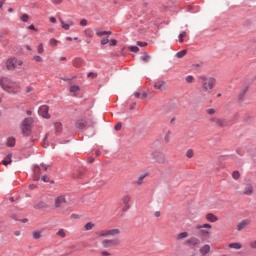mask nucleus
Here are the masks:
<instances>
[{
    "instance_id": "nucleus-20",
    "label": "nucleus",
    "mask_w": 256,
    "mask_h": 256,
    "mask_svg": "<svg viewBox=\"0 0 256 256\" xmlns=\"http://www.w3.org/2000/svg\"><path fill=\"white\" fill-rule=\"evenodd\" d=\"M48 207L47 203L40 201L34 206V209H47Z\"/></svg>"
},
{
    "instance_id": "nucleus-53",
    "label": "nucleus",
    "mask_w": 256,
    "mask_h": 256,
    "mask_svg": "<svg viewBox=\"0 0 256 256\" xmlns=\"http://www.w3.org/2000/svg\"><path fill=\"white\" fill-rule=\"evenodd\" d=\"M107 43H109V39L108 38H103L101 40V45H107Z\"/></svg>"
},
{
    "instance_id": "nucleus-16",
    "label": "nucleus",
    "mask_w": 256,
    "mask_h": 256,
    "mask_svg": "<svg viewBox=\"0 0 256 256\" xmlns=\"http://www.w3.org/2000/svg\"><path fill=\"white\" fill-rule=\"evenodd\" d=\"M249 223H251L250 220H243L242 222H240L237 225V231H243V229H245V227H247V225H249Z\"/></svg>"
},
{
    "instance_id": "nucleus-27",
    "label": "nucleus",
    "mask_w": 256,
    "mask_h": 256,
    "mask_svg": "<svg viewBox=\"0 0 256 256\" xmlns=\"http://www.w3.org/2000/svg\"><path fill=\"white\" fill-rule=\"evenodd\" d=\"M83 64V60L81 58H75L73 60V66L74 67H81V65Z\"/></svg>"
},
{
    "instance_id": "nucleus-35",
    "label": "nucleus",
    "mask_w": 256,
    "mask_h": 256,
    "mask_svg": "<svg viewBox=\"0 0 256 256\" xmlns=\"http://www.w3.org/2000/svg\"><path fill=\"white\" fill-rule=\"evenodd\" d=\"M164 141L165 143H169V141H171V130H168V132L165 134Z\"/></svg>"
},
{
    "instance_id": "nucleus-39",
    "label": "nucleus",
    "mask_w": 256,
    "mask_h": 256,
    "mask_svg": "<svg viewBox=\"0 0 256 256\" xmlns=\"http://www.w3.org/2000/svg\"><path fill=\"white\" fill-rule=\"evenodd\" d=\"M77 91H79V86L73 85V86L70 87V92L71 93H77Z\"/></svg>"
},
{
    "instance_id": "nucleus-48",
    "label": "nucleus",
    "mask_w": 256,
    "mask_h": 256,
    "mask_svg": "<svg viewBox=\"0 0 256 256\" xmlns=\"http://www.w3.org/2000/svg\"><path fill=\"white\" fill-rule=\"evenodd\" d=\"M137 45H138L139 47H147V42L138 41V42H137Z\"/></svg>"
},
{
    "instance_id": "nucleus-25",
    "label": "nucleus",
    "mask_w": 256,
    "mask_h": 256,
    "mask_svg": "<svg viewBox=\"0 0 256 256\" xmlns=\"http://www.w3.org/2000/svg\"><path fill=\"white\" fill-rule=\"evenodd\" d=\"M189 237V233L187 232H181L177 235V241H181V239H187Z\"/></svg>"
},
{
    "instance_id": "nucleus-61",
    "label": "nucleus",
    "mask_w": 256,
    "mask_h": 256,
    "mask_svg": "<svg viewBox=\"0 0 256 256\" xmlns=\"http://www.w3.org/2000/svg\"><path fill=\"white\" fill-rule=\"evenodd\" d=\"M62 0H52V3H54V5H59L61 3Z\"/></svg>"
},
{
    "instance_id": "nucleus-4",
    "label": "nucleus",
    "mask_w": 256,
    "mask_h": 256,
    "mask_svg": "<svg viewBox=\"0 0 256 256\" xmlns=\"http://www.w3.org/2000/svg\"><path fill=\"white\" fill-rule=\"evenodd\" d=\"M145 157L146 159H155L156 163H165V154L161 152H146Z\"/></svg>"
},
{
    "instance_id": "nucleus-9",
    "label": "nucleus",
    "mask_w": 256,
    "mask_h": 256,
    "mask_svg": "<svg viewBox=\"0 0 256 256\" xmlns=\"http://www.w3.org/2000/svg\"><path fill=\"white\" fill-rule=\"evenodd\" d=\"M65 203H67L65 195L57 196L54 200V207H56V209H63Z\"/></svg>"
},
{
    "instance_id": "nucleus-8",
    "label": "nucleus",
    "mask_w": 256,
    "mask_h": 256,
    "mask_svg": "<svg viewBox=\"0 0 256 256\" xmlns=\"http://www.w3.org/2000/svg\"><path fill=\"white\" fill-rule=\"evenodd\" d=\"M17 65H23V61L17 60L16 58H10L6 62V67L9 71L16 69Z\"/></svg>"
},
{
    "instance_id": "nucleus-36",
    "label": "nucleus",
    "mask_w": 256,
    "mask_h": 256,
    "mask_svg": "<svg viewBox=\"0 0 256 256\" xmlns=\"http://www.w3.org/2000/svg\"><path fill=\"white\" fill-rule=\"evenodd\" d=\"M193 155H194L193 149H188L186 152V157L188 159H193Z\"/></svg>"
},
{
    "instance_id": "nucleus-29",
    "label": "nucleus",
    "mask_w": 256,
    "mask_h": 256,
    "mask_svg": "<svg viewBox=\"0 0 256 256\" xmlns=\"http://www.w3.org/2000/svg\"><path fill=\"white\" fill-rule=\"evenodd\" d=\"M95 227V224L93 222H87L84 226L85 231H91Z\"/></svg>"
},
{
    "instance_id": "nucleus-47",
    "label": "nucleus",
    "mask_w": 256,
    "mask_h": 256,
    "mask_svg": "<svg viewBox=\"0 0 256 256\" xmlns=\"http://www.w3.org/2000/svg\"><path fill=\"white\" fill-rule=\"evenodd\" d=\"M80 25H81L82 27H87V19H82V20L80 21Z\"/></svg>"
},
{
    "instance_id": "nucleus-11",
    "label": "nucleus",
    "mask_w": 256,
    "mask_h": 256,
    "mask_svg": "<svg viewBox=\"0 0 256 256\" xmlns=\"http://www.w3.org/2000/svg\"><path fill=\"white\" fill-rule=\"evenodd\" d=\"M154 87L159 91H166L167 90V83L163 80H157L154 83Z\"/></svg>"
},
{
    "instance_id": "nucleus-5",
    "label": "nucleus",
    "mask_w": 256,
    "mask_h": 256,
    "mask_svg": "<svg viewBox=\"0 0 256 256\" xmlns=\"http://www.w3.org/2000/svg\"><path fill=\"white\" fill-rule=\"evenodd\" d=\"M183 245H185L186 247H190V249H197L199 247V245H201V239L192 236L189 239H187Z\"/></svg>"
},
{
    "instance_id": "nucleus-26",
    "label": "nucleus",
    "mask_w": 256,
    "mask_h": 256,
    "mask_svg": "<svg viewBox=\"0 0 256 256\" xmlns=\"http://www.w3.org/2000/svg\"><path fill=\"white\" fill-rule=\"evenodd\" d=\"M96 235L98 237H109V230H102V231L96 232Z\"/></svg>"
},
{
    "instance_id": "nucleus-30",
    "label": "nucleus",
    "mask_w": 256,
    "mask_h": 256,
    "mask_svg": "<svg viewBox=\"0 0 256 256\" xmlns=\"http://www.w3.org/2000/svg\"><path fill=\"white\" fill-rule=\"evenodd\" d=\"M56 235H57L58 237H61V239H65V237H67V233H65V230H64V229L58 230V232L56 233Z\"/></svg>"
},
{
    "instance_id": "nucleus-57",
    "label": "nucleus",
    "mask_w": 256,
    "mask_h": 256,
    "mask_svg": "<svg viewBox=\"0 0 256 256\" xmlns=\"http://www.w3.org/2000/svg\"><path fill=\"white\" fill-rule=\"evenodd\" d=\"M39 171H40L39 166H36V167L34 168V173H35L36 175H39Z\"/></svg>"
},
{
    "instance_id": "nucleus-50",
    "label": "nucleus",
    "mask_w": 256,
    "mask_h": 256,
    "mask_svg": "<svg viewBox=\"0 0 256 256\" xmlns=\"http://www.w3.org/2000/svg\"><path fill=\"white\" fill-rule=\"evenodd\" d=\"M121 127H122L121 122H118V123L116 124V126H115V130H116V131H121Z\"/></svg>"
},
{
    "instance_id": "nucleus-19",
    "label": "nucleus",
    "mask_w": 256,
    "mask_h": 256,
    "mask_svg": "<svg viewBox=\"0 0 256 256\" xmlns=\"http://www.w3.org/2000/svg\"><path fill=\"white\" fill-rule=\"evenodd\" d=\"M44 231H45L44 229L34 231L32 233L33 239H41L42 234H43Z\"/></svg>"
},
{
    "instance_id": "nucleus-10",
    "label": "nucleus",
    "mask_w": 256,
    "mask_h": 256,
    "mask_svg": "<svg viewBox=\"0 0 256 256\" xmlns=\"http://www.w3.org/2000/svg\"><path fill=\"white\" fill-rule=\"evenodd\" d=\"M38 115H40L44 119H50L51 115H49V106L47 105L40 106L38 109Z\"/></svg>"
},
{
    "instance_id": "nucleus-28",
    "label": "nucleus",
    "mask_w": 256,
    "mask_h": 256,
    "mask_svg": "<svg viewBox=\"0 0 256 256\" xmlns=\"http://www.w3.org/2000/svg\"><path fill=\"white\" fill-rule=\"evenodd\" d=\"M6 145H7V147H15V138H13V137L8 138Z\"/></svg>"
},
{
    "instance_id": "nucleus-40",
    "label": "nucleus",
    "mask_w": 256,
    "mask_h": 256,
    "mask_svg": "<svg viewBox=\"0 0 256 256\" xmlns=\"http://www.w3.org/2000/svg\"><path fill=\"white\" fill-rule=\"evenodd\" d=\"M232 177H233V179L237 180V179H239V177H241V174L239 173V171H234L232 173Z\"/></svg>"
},
{
    "instance_id": "nucleus-44",
    "label": "nucleus",
    "mask_w": 256,
    "mask_h": 256,
    "mask_svg": "<svg viewBox=\"0 0 256 256\" xmlns=\"http://www.w3.org/2000/svg\"><path fill=\"white\" fill-rule=\"evenodd\" d=\"M43 51H45V49L43 48V43H41L38 46V53L41 55L43 53Z\"/></svg>"
},
{
    "instance_id": "nucleus-43",
    "label": "nucleus",
    "mask_w": 256,
    "mask_h": 256,
    "mask_svg": "<svg viewBox=\"0 0 256 256\" xmlns=\"http://www.w3.org/2000/svg\"><path fill=\"white\" fill-rule=\"evenodd\" d=\"M105 33H106L105 31L96 30V35H97L98 37H103V36H105V35H106Z\"/></svg>"
},
{
    "instance_id": "nucleus-52",
    "label": "nucleus",
    "mask_w": 256,
    "mask_h": 256,
    "mask_svg": "<svg viewBox=\"0 0 256 256\" xmlns=\"http://www.w3.org/2000/svg\"><path fill=\"white\" fill-rule=\"evenodd\" d=\"M115 45H117V40L115 39L110 40V47H115Z\"/></svg>"
},
{
    "instance_id": "nucleus-41",
    "label": "nucleus",
    "mask_w": 256,
    "mask_h": 256,
    "mask_svg": "<svg viewBox=\"0 0 256 256\" xmlns=\"http://www.w3.org/2000/svg\"><path fill=\"white\" fill-rule=\"evenodd\" d=\"M20 19L23 23H27V21H29V15L23 14Z\"/></svg>"
},
{
    "instance_id": "nucleus-59",
    "label": "nucleus",
    "mask_w": 256,
    "mask_h": 256,
    "mask_svg": "<svg viewBox=\"0 0 256 256\" xmlns=\"http://www.w3.org/2000/svg\"><path fill=\"white\" fill-rule=\"evenodd\" d=\"M34 59L38 62L43 61V58H41V56H35Z\"/></svg>"
},
{
    "instance_id": "nucleus-64",
    "label": "nucleus",
    "mask_w": 256,
    "mask_h": 256,
    "mask_svg": "<svg viewBox=\"0 0 256 256\" xmlns=\"http://www.w3.org/2000/svg\"><path fill=\"white\" fill-rule=\"evenodd\" d=\"M14 235H15L16 237H19V236L21 235V231H15V232H14Z\"/></svg>"
},
{
    "instance_id": "nucleus-56",
    "label": "nucleus",
    "mask_w": 256,
    "mask_h": 256,
    "mask_svg": "<svg viewBox=\"0 0 256 256\" xmlns=\"http://www.w3.org/2000/svg\"><path fill=\"white\" fill-rule=\"evenodd\" d=\"M32 91H33V87L28 86V87L26 88V93H32Z\"/></svg>"
},
{
    "instance_id": "nucleus-24",
    "label": "nucleus",
    "mask_w": 256,
    "mask_h": 256,
    "mask_svg": "<svg viewBox=\"0 0 256 256\" xmlns=\"http://www.w3.org/2000/svg\"><path fill=\"white\" fill-rule=\"evenodd\" d=\"M12 157H13V154H8V155L4 158L3 164H4V165H11V162H12L11 158H12Z\"/></svg>"
},
{
    "instance_id": "nucleus-23",
    "label": "nucleus",
    "mask_w": 256,
    "mask_h": 256,
    "mask_svg": "<svg viewBox=\"0 0 256 256\" xmlns=\"http://www.w3.org/2000/svg\"><path fill=\"white\" fill-rule=\"evenodd\" d=\"M130 202H131V195L125 194V195L122 197V203H123L124 205H129Z\"/></svg>"
},
{
    "instance_id": "nucleus-17",
    "label": "nucleus",
    "mask_w": 256,
    "mask_h": 256,
    "mask_svg": "<svg viewBox=\"0 0 256 256\" xmlns=\"http://www.w3.org/2000/svg\"><path fill=\"white\" fill-rule=\"evenodd\" d=\"M211 121L212 123H216L219 127H225V125H227V121L223 119L212 118Z\"/></svg>"
},
{
    "instance_id": "nucleus-33",
    "label": "nucleus",
    "mask_w": 256,
    "mask_h": 256,
    "mask_svg": "<svg viewBox=\"0 0 256 256\" xmlns=\"http://www.w3.org/2000/svg\"><path fill=\"white\" fill-rule=\"evenodd\" d=\"M140 59L142 61H144L145 63H147V62H149V59H151V56H149V54L147 52H145L144 55L140 57Z\"/></svg>"
},
{
    "instance_id": "nucleus-34",
    "label": "nucleus",
    "mask_w": 256,
    "mask_h": 256,
    "mask_svg": "<svg viewBox=\"0 0 256 256\" xmlns=\"http://www.w3.org/2000/svg\"><path fill=\"white\" fill-rule=\"evenodd\" d=\"M144 179H145V175H141V176H139V178L137 179V181H134V184H135V185H142Z\"/></svg>"
},
{
    "instance_id": "nucleus-18",
    "label": "nucleus",
    "mask_w": 256,
    "mask_h": 256,
    "mask_svg": "<svg viewBox=\"0 0 256 256\" xmlns=\"http://www.w3.org/2000/svg\"><path fill=\"white\" fill-rule=\"evenodd\" d=\"M243 193L244 195H253V185L247 184Z\"/></svg>"
},
{
    "instance_id": "nucleus-54",
    "label": "nucleus",
    "mask_w": 256,
    "mask_h": 256,
    "mask_svg": "<svg viewBox=\"0 0 256 256\" xmlns=\"http://www.w3.org/2000/svg\"><path fill=\"white\" fill-rule=\"evenodd\" d=\"M208 115H215V109L210 108L207 110Z\"/></svg>"
},
{
    "instance_id": "nucleus-32",
    "label": "nucleus",
    "mask_w": 256,
    "mask_h": 256,
    "mask_svg": "<svg viewBox=\"0 0 256 256\" xmlns=\"http://www.w3.org/2000/svg\"><path fill=\"white\" fill-rule=\"evenodd\" d=\"M186 55H187V50H181L180 52L176 53V57L178 59H183V57Z\"/></svg>"
},
{
    "instance_id": "nucleus-21",
    "label": "nucleus",
    "mask_w": 256,
    "mask_h": 256,
    "mask_svg": "<svg viewBox=\"0 0 256 256\" xmlns=\"http://www.w3.org/2000/svg\"><path fill=\"white\" fill-rule=\"evenodd\" d=\"M247 91H249V88L246 87L240 92L238 96L239 101H245V95H247Z\"/></svg>"
},
{
    "instance_id": "nucleus-1",
    "label": "nucleus",
    "mask_w": 256,
    "mask_h": 256,
    "mask_svg": "<svg viewBox=\"0 0 256 256\" xmlns=\"http://www.w3.org/2000/svg\"><path fill=\"white\" fill-rule=\"evenodd\" d=\"M0 86L4 91L12 95H15V93H18L19 89H21V83L7 77L0 78Z\"/></svg>"
},
{
    "instance_id": "nucleus-15",
    "label": "nucleus",
    "mask_w": 256,
    "mask_h": 256,
    "mask_svg": "<svg viewBox=\"0 0 256 256\" xmlns=\"http://www.w3.org/2000/svg\"><path fill=\"white\" fill-rule=\"evenodd\" d=\"M121 234V230H119L118 228H114V229H108V237H117V235Z\"/></svg>"
},
{
    "instance_id": "nucleus-42",
    "label": "nucleus",
    "mask_w": 256,
    "mask_h": 256,
    "mask_svg": "<svg viewBox=\"0 0 256 256\" xmlns=\"http://www.w3.org/2000/svg\"><path fill=\"white\" fill-rule=\"evenodd\" d=\"M130 51H132V53H139V47H137V46H130Z\"/></svg>"
},
{
    "instance_id": "nucleus-22",
    "label": "nucleus",
    "mask_w": 256,
    "mask_h": 256,
    "mask_svg": "<svg viewBox=\"0 0 256 256\" xmlns=\"http://www.w3.org/2000/svg\"><path fill=\"white\" fill-rule=\"evenodd\" d=\"M228 247H229L230 249L239 250V249H241V248L243 247V245H241V243H239V242H234V243H230V244L228 245Z\"/></svg>"
},
{
    "instance_id": "nucleus-13",
    "label": "nucleus",
    "mask_w": 256,
    "mask_h": 256,
    "mask_svg": "<svg viewBox=\"0 0 256 256\" xmlns=\"http://www.w3.org/2000/svg\"><path fill=\"white\" fill-rule=\"evenodd\" d=\"M210 252H211V246H209V244H205L199 249L200 255H207Z\"/></svg>"
},
{
    "instance_id": "nucleus-60",
    "label": "nucleus",
    "mask_w": 256,
    "mask_h": 256,
    "mask_svg": "<svg viewBox=\"0 0 256 256\" xmlns=\"http://www.w3.org/2000/svg\"><path fill=\"white\" fill-rule=\"evenodd\" d=\"M101 255H103V256H109V255H111V253H109V252H107V251H102V252H101Z\"/></svg>"
},
{
    "instance_id": "nucleus-6",
    "label": "nucleus",
    "mask_w": 256,
    "mask_h": 256,
    "mask_svg": "<svg viewBox=\"0 0 256 256\" xmlns=\"http://www.w3.org/2000/svg\"><path fill=\"white\" fill-rule=\"evenodd\" d=\"M121 244V241L117 238L113 239H104L101 241V245L104 249H110V247H117Z\"/></svg>"
},
{
    "instance_id": "nucleus-62",
    "label": "nucleus",
    "mask_w": 256,
    "mask_h": 256,
    "mask_svg": "<svg viewBox=\"0 0 256 256\" xmlns=\"http://www.w3.org/2000/svg\"><path fill=\"white\" fill-rule=\"evenodd\" d=\"M66 24L71 27V26L73 25V22H72V20L68 19V20L66 21Z\"/></svg>"
},
{
    "instance_id": "nucleus-31",
    "label": "nucleus",
    "mask_w": 256,
    "mask_h": 256,
    "mask_svg": "<svg viewBox=\"0 0 256 256\" xmlns=\"http://www.w3.org/2000/svg\"><path fill=\"white\" fill-rule=\"evenodd\" d=\"M59 22L62 25V28H64L65 31H69V29H71V26H69V24L65 23V21H63V19H59Z\"/></svg>"
},
{
    "instance_id": "nucleus-37",
    "label": "nucleus",
    "mask_w": 256,
    "mask_h": 256,
    "mask_svg": "<svg viewBox=\"0 0 256 256\" xmlns=\"http://www.w3.org/2000/svg\"><path fill=\"white\" fill-rule=\"evenodd\" d=\"M59 43V41L55 38L50 39L49 41V45H51L52 47H57V44Z\"/></svg>"
},
{
    "instance_id": "nucleus-45",
    "label": "nucleus",
    "mask_w": 256,
    "mask_h": 256,
    "mask_svg": "<svg viewBox=\"0 0 256 256\" xmlns=\"http://www.w3.org/2000/svg\"><path fill=\"white\" fill-rule=\"evenodd\" d=\"M87 77H90L91 79H95V77H97V74H95V72H89L87 74Z\"/></svg>"
},
{
    "instance_id": "nucleus-2",
    "label": "nucleus",
    "mask_w": 256,
    "mask_h": 256,
    "mask_svg": "<svg viewBox=\"0 0 256 256\" xmlns=\"http://www.w3.org/2000/svg\"><path fill=\"white\" fill-rule=\"evenodd\" d=\"M198 79L201 80L203 91H211V89H213L217 83V79H215V77L207 78V76L202 75L199 76Z\"/></svg>"
},
{
    "instance_id": "nucleus-38",
    "label": "nucleus",
    "mask_w": 256,
    "mask_h": 256,
    "mask_svg": "<svg viewBox=\"0 0 256 256\" xmlns=\"http://www.w3.org/2000/svg\"><path fill=\"white\" fill-rule=\"evenodd\" d=\"M187 35V32L183 31L182 33L179 34L178 39L179 43H183V37Z\"/></svg>"
},
{
    "instance_id": "nucleus-3",
    "label": "nucleus",
    "mask_w": 256,
    "mask_h": 256,
    "mask_svg": "<svg viewBox=\"0 0 256 256\" xmlns=\"http://www.w3.org/2000/svg\"><path fill=\"white\" fill-rule=\"evenodd\" d=\"M195 229L198 232V237H201L202 240L209 239L211 237V232L207 229H211V224H203V225H197Z\"/></svg>"
},
{
    "instance_id": "nucleus-12",
    "label": "nucleus",
    "mask_w": 256,
    "mask_h": 256,
    "mask_svg": "<svg viewBox=\"0 0 256 256\" xmlns=\"http://www.w3.org/2000/svg\"><path fill=\"white\" fill-rule=\"evenodd\" d=\"M75 127L77 129H85V127H87V118H81L77 120L75 123Z\"/></svg>"
},
{
    "instance_id": "nucleus-55",
    "label": "nucleus",
    "mask_w": 256,
    "mask_h": 256,
    "mask_svg": "<svg viewBox=\"0 0 256 256\" xmlns=\"http://www.w3.org/2000/svg\"><path fill=\"white\" fill-rule=\"evenodd\" d=\"M41 180L44 181V183H49V178H47V176H42Z\"/></svg>"
},
{
    "instance_id": "nucleus-14",
    "label": "nucleus",
    "mask_w": 256,
    "mask_h": 256,
    "mask_svg": "<svg viewBox=\"0 0 256 256\" xmlns=\"http://www.w3.org/2000/svg\"><path fill=\"white\" fill-rule=\"evenodd\" d=\"M206 220L209 223H217V221H219V218L213 213H208L206 214Z\"/></svg>"
},
{
    "instance_id": "nucleus-58",
    "label": "nucleus",
    "mask_w": 256,
    "mask_h": 256,
    "mask_svg": "<svg viewBox=\"0 0 256 256\" xmlns=\"http://www.w3.org/2000/svg\"><path fill=\"white\" fill-rule=\"evenodd\" d=\"M50 23H57V19L55 17L49 18Z\"/></svg>"
},
{
    "instance_id": "nucleus-49",
    "label": "nucleus",
    "mask_w": 256,
    "mask_h": 256,
    "mask_svg": "<svg viewBox=\"0 0 256 256\" xmlns=\"http://www.w3.org/2000/svg\"><path fill=\"white\" fill-rule=\"evenodd\" d=\"M186 81H187V83H192L193 82V76L192 75H188L186 77Z\"/></svg>"
},
{
    "instance_id": "nucleus-46",
    "label": "nucleus",
    "mask_w": 256,
    "mask_h": 256,
    "mask_svg": "<svg viewBox=\"0 0 256 256\" xmlns=\"http://www.w3.org/2000/svg\"><path fill=\"white\" fill-rule=\"evenodd\" d=\"M129 209H131V205H129V204H124V207H123V211H124V213L125 212H127V211H129Z\"/></svg>"
},
{
    "instance_id": "nucleus-63",
    "label": "nucleus",
    "mask_w": 256,
    "mask_h": 256,
    "mask_svg": "<svg viewBox=\"0 0 256 256\" xmlns=\"http://www.w3.org/2000/svg\"><path fill=\"white\" fill-rule=\"evenodd\" d=\"M193 67H203V62L198 63V64H194Z\"/></svg>"
},
{
    "instance_id": "nucleus-7",
    "label": "nucleus",
    "mask_w": 256,
    "mask_h": 256,
    "mask_svg": "<svg viewBox=\"0 0 256 256\" xmlns=\"http://www.w3.org/2000/svg\"><path fill=\"white\" fill-rule=\"evenodd\" d=\"M31 125H33V119L25 118L21 124L23 135H29L31 133Z\"/></svg>"
},
{
    "instance_id": "nucleus-51",
    "label": "nucleus",
    "mask_w": 256,
    "mask_h": 256,
    "mask_svg": "<svg viewBox=\"0 0 256 256\" xmlns=\"http://www.w3.org/2000/svg\"><path fill=\"white\" fill-rule=\"evenodd\" d=\"M251 249H256V240L250 242Z\"/></svg>"
}]
</instances>
